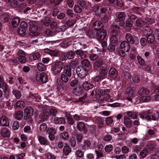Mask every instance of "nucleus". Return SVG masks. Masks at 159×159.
<instances>
[{"label": "nucleus", "instance_id": "obj_1", "mask_svg": "<svg viewBox=\"0 0 159 159\" xmlns=\"http://www.w3.org/2000/svg\"><path fill=\"white\" fill-rule=\"evenodd\" d=\"M139 116L142 119H145L148 121H151L157 120L159 114L157 112L152 113L151 110H148L140 114Z\"/></svg>", "mask_w": 159, "mask_h": 159}, {"label": "nucleus", "instance_id": "obj_2", "mask_svg": "<svg viewBox=\"0 0 159 159\" xmlns=\"http://www.w3.org/2000/svg\"><path fill=\"white\" fill-rule=\"evenodd\" d=\"M28 24L30 26L29 36L32 37L37 36L39 33L37 31L38 27L37 23L34 21H30Z\"/></svg>", "mask_w": 159, "mask_h": 159}, {"label": "nucleus", "instance_id": "obj_3", "mask_svg": "<svg viewBox=\"0 0 159 159\" xmlns=\"http://www.w3.org/2000/svg\"><path fill=\"white\" fill-rule=\"evenodd\" d=\"M33 109L30 107H26L24 109V118L28 122L31 123L33 120L31 117L33 113Z\"/></svg>", "mask_w": 159, "mask_h": 159}, {"label": "nucleus", "instance_id": "obj_4", "mask_svg": "<svg viewBox=\"0 0 159 159\" xmlns=\"http://www.w3.org/2000/svg\"><path fill=\"white\" fill-rule=\"evenodd\" d=\"M120 50L119 51L120 56L124 57H125V52H128L130 48V45L128 42L125 41H122L120 43Z\"/></svg>", "mask_w": 159, "mask_h": 159}, {"label": "nucleus", "instance_id": "obj_5", "mask_svg": "<svg viewBox=\"0 0 159 159\" xmlns=\"http://www.w3.org/2000/svg\"><path fill=\"white\" fill-rule=\"evenodd\" d=\"M116 18L115 21L118 22V24L120 26H123L125 24L124 20L125 19L126 15L124 12H118L116 13Z\"/></svg>", "mask_w": 159, "mask_h": 159}, {"label": "nucleus", "instance_id": "obj_6", "mask_svg": "<svg viewBox=\"0 0 159 159\" xmlns=\"http://www.w3.org/2000/svg\"><path fill=\"white\" fill-rule=\"evenodd\" d=\"M126 41L131 44L138 45L139 43V39L138 38L135 36L133 35L130 33L127 34L125 36Z\"/></svg>", "mask_w": 159, "mask_h": 159}, {"label": "nucleus", "instance_id": "obj_7", "mask_svg": "<svg viewBox=\"0 0 159 159\" xmlns=\"http://www.w3.org/2000/svg\"><path fill=\"white\" fill-rule=\"evenodd\" d=\"M76 72L78 77L83 78L87 75L88 71L85 67L79 66L76 69Z\"/></svg>", "mask_w": 159, "mask_h": 159}, {"label": "nucleus", "instance_id": "obj_8", "mask_svg": "<svg viewBox=\"0 0 159 159\" xmlns=\"http://www.w3.org/2000/svg\"><path fill=\"white\" fill-rule=\"evenodd\" d=\"M63 63L59 61L56 62L53 65L52 69L54 74L57 75L59 73L63 68Z\"/></svg>", "mask_w": 159, "mask_h": 159}, {"label": "nucleus", "instance_id": "obj_9", "mask_svg": "<svg viewBox=\"0 0 159 159\" xmlns=\"http://www.w3.org/2000/svg\"><path fill=\"white\" fill-rule=\"evenodd\" d=\"M49 113L47 111L44 110L39 114L37 123L40 124L47 120L49 118Z\"/></svg>", "mask_w": 159, "mask_h": 159}, {"label": "nucleus", "instance_id": "obj_10", "mask_svg": "<svg viewBox=\"0 0 159 159\" xmlns=\"http://www.w3.org/2000/svg\"><path fill=\"white\" fill-rule=\"evenodd\" d=\"M107 35V32L104 29H102L97 31V39L99 41L103 40L106 38Z\"/></svg>", "mask_w": 159, "mask_h": 159}, {"label": "nucleus", "instance_id": "obj_11", "mask_svg": "<svg viewBox=\"0 0 159 159\" xmlns=\"http://www.w3.org/2000/svg\"><path fill=\"white\" fill-rule=\"evenodd\" d=\"M36 80L38 81H41L43 83H46L48 80V77L46 73H38L36 77Z\"/></svg>", "mask_w": 159, "mask_h": 159}, {"label": "nucleus", "instance_id": "obj_12", "mask_svg": "<svg viewBox=\"0 0 159 159\" xmlns=\"http://www.w3.org/2000/svg\"><path fill=\"white\" fill-rule=\"evenodd\" d=\"M44 52L47 53L51 56L57 57L60 55V53L57 50H52L49 48H46L44 50Z\"/></svg>", "mask_w": 159, "mask_h": 159}, {"label": "nucleus", "instance_id": "obj_13", "mask_svg": "<svg viewBox=\"0 0 159 159\" xmlns=\"http://www.w3.org/2000/svg\"><path fill=\"white\" fill-rule=\"evenodd\" d=\"M118 75V73L116 69L114 67H111L109 71L108 75L113 80L116 79Z\"/></svg>", "mask_w": 159, "mask_h": 159}, {"label": "nucleus", "instance_id": "obj_14", "mask_svg": "<svg viewBox=\"0 0 159 159\" xmlns=\"http://www.w3.org/2000/svg\"><path fill=\"white\" fill-rule=\"evenodd\" d=\"M10 120L6 116H2L0 117V125L3 126H8L9 125Z\"/></svg>", "mask_w": 159, "mask_h": 159}, {"label": "nucleus", "instance_id": "obj_15", "mask_svg": "<svg viewBox=\"0 0 159 159\" xmlns=\"http://www.w3.org/2000/svg\"><path fill=\"white\" fill-rule=\"evenodd\" d=\"M104 64V62L103 60L101 58H100L94 62L93 63V68L95 70H97L100 66L101 67V66Z\"/></svg>", "mask_w": 159, "mask_h": 159}, {"label": "nucleus", "instance_id": "obj_16", "mask_svg": "<svg viewBox=\"0 0 159 159\" xmlns=\"http://www.w3.org/2000/svg\"><path fill=\"white\" fill-rule=\"evenodd\" d=\"M77 128L79 131L83 132L84 133H85L87 132L85 124L83 122H79L77 125Z\"/></svg>", "mask_w": 159, "mask_h": 159}, {"label": "nucleus", "instance_id": "obj_17", "mask_svg": "<svg viewBox=\"0 0 159 159\" xmlns=\"http://www.w3.org/2000/svg\"><path fill=\"white\" fill-rule=\"evenodd\" d=\"M124 123L126 127L128 128H130L132 125V121L130 118L126 115L124 118Z\"/></svg>", "mask_w": 159, "mask_h": 159}, {"label": "nucleus", "instance_id": "obj_18", "mask_svg": "<svg viewBox=\"0 0 159 159\" xmlns=\"http://www.w3.org/2000/svg\"><path fill=\"white\" fill-rule=\"evenodd\" d=\"M83 91V88L80 86H78L73 89L72 93L74 95L79 96L82 93Z\"/></svg>", "mask_w": 159, "mask_h": 159}, {"label": "nucleus", "instance_id": "obj_19", "mask_svg": "<svg viewBox=\"0 0 159 159\" xmlns=\"http://www.w3.org/2000/svg\"><path fill=\"white\" fill-rule=\"evenodd\" d=\"M0 133L1 135L4 138H8L10 136V132L7 128H2Z\"/></svg>", "mask_w": 159, "mask_h": 159}, {"label": "nucleus", "instance_id": "obj_20", "mask_svg": "<svg viewBox=\"0 0 159 159\" xmlns=\"http://www.w3.org/2000/svg\"><path fill=\"white\" fill-rule=\"evenodd\" d=\"M150 91L149 89L144 88H142L140 89L138 92V94L141 96L148 95Z\"/></svg>", "mask_w": 159, "mask_h": 159}, {"label": "nucleus", "instance_id": "obj_21", "mask_svg": "<svg viewBox=\"0 0 159 159\" xmlns=\"http://www.w3.org/2000/svg\"><path fill=\"white\" fill-rule=\"evenodd\" d=\"M93 27L95 30L98 31L102 29L103 25L101 22L96 21L93 23Z\"/></svg>", "mask_w": 159, "mask_h": 159}, {"label": "nucleus", "instance_id": "obj_22", "mask_svg": "<svg viewBox=\"0 0 159 159\" xmlns=\"http://www.w3.org/2000/svg\"><path fill=\"white\" fill-rule=\"evenodd\" d=\"M107 72L108 70L106 67L101 66L99 70V75H100L105 78L107 75Z\"/></svg>", "mask_w": 159, "mask_h": 159}, {"label": "nucleus", "instance_id": "obj_23", "mask_svg": "<svg viewBox=\"0 0 159 159\" xmlns=\"http://www.w3.org/2000/svg\"><path fill=\"white\" fill-rule=\"evenodd\" d=\"M127 116L133 119H136L138 117V113L133 111H128L126 113Z\"/></svg>", "mask_w": 159, "mask_h": 159}, {"label": "nucleus", "instance_id": "obj_24", "mask_svg": "<svg viewBox=\"0 0 159 159\" xmlns=\"http://www.w3.org/2000/svg\"><path fill=\"white\" fill-rule=\"evenodd\" d=\"M146 38L148 41V43L151 44L154 42L155 38L153 34H151V32L149 33L148 34H147V35L146 36Z\"/></svg>", "mask_w": 159, "mask_h": 159}, {"label": "nucleus", "instance_id": "obj_25", "mask_svg": "<svg viewBox=\"0 0 159 159\" xmlns=\"http://www.w3.org/2000/svg\"><path fill=\"white\" fill-rule=\"evenodd\" d=\"M76 54L78 55V57H80L82 59H84L86 57L85 52L80 49H78L75 51Z\"/></svg>", "mask_w": 159, "mask_h": 159}, {"label": "nucleus", "instance_id": "obj_26", "mask_svg": "<svg viewBox=\"0 0 159 159\" xmlns=\"http://www.w3.org/2000/svg\"><path fill=\"white\" fill-rule=\"evenodd\" d=\"M63 73L67 75L68 76L71 77L72 74L71 68L69 66H66L63 67Z\"/></svg>", "mask_w": 159, "mask_h": 159}, {"label": "nucleus", "instance_id": "obj_27", "mask_svg": "<svg viewBox=\"0 0 159 159\" xmlns=\"http://www.w3.org/2000/svg\"><path fill=\"white\" fill-rule=\"evenodd\" d=\"M128 87L129 89L128 94L129 95H133L134 91L136 89V85L133 83H129L128 84Z\"/></svg>", "mask_w": 159, "mask_h": 159}, {"label": "nucleus", "instance_id": "obj_28", "mask_svg": "<svg viewBox=\"0 0 159 159\" xmlns=\"http://www.w3.org/2000/svg\"><path fill=\"white\" fill-rule=\"evenodd\" d=\"M18 58L17 57H13L11 59L7 60L10 65L11 66H16L19 64Z\"/></svg>", "mask_w": 159, "mask_h": 159}, {"label": "nucleus", "instance_id": "obj_29", "mask_svg": "<svg viewBox=\"0 0 159 159\" xmlns=\"http://www.w3.org/2000/svg\"><path fill=\"white\" fill-rule=\"evenodd\" d=\"M7 85L3 80L2 77L0 75V88L5 91L7 89Z\"/></svg>", "mask_w": 159, "mask_h": 159}, {"label": "nucleus", "instance_id": "obj_30", "mask_svg": "<svg viewBox=\"0 0 159 159\" xmlns=\"http://www.w3.org/2000/svg\"><path fill=\"white\" fill-rule=\"evenodd\" d=\"M51 21L48 17H46L43 18L41 21V24L46 26H48L50 24Z\"/></svg>", "mask_w": 159, "mask_h": 159}, {"label": "nucleus", "instance_id": "obj_31", "mask_svg": "<svg viewBox=\"0 0 159 159\" xmlns=\"http://www.w3.org/2000/svg\"><path fill=\"white\" fill-rule=\"evenodd\" d=\"M112 30L111 31L110 34L112 35H116L119 33V27L118 26L115 25L113 26Z\"/></svg>", "mask_w": 159, "mask_h": 159}, {"label": "nucleus", "instance_id": "obj_32", "mask_svg": "<svg viewBox=\"0 0 159 159\" xmlns=\"http://www.w3.org/2000/svg\"><path fill=\"white\" fill-rule=\"evenodd\" d=\"M20 22V18L18 17H16L13 19L11 23L12 26L14 28H16Z\"/></svg>", "mask_w": 159, "mask_h": 159}, {"label": "nucleus", "instance_id": "obj_33", "mask_svg": "<svg viewBox=\"0 0 159 159\" xmlns=\"http://www.w3.org/2000/svg\"><path fill=\"white\" fill-rule=\"evenodd\" d=\"M38 140L41 144L47 145L48 144V142L44 137L39 136L38 137Z\"/></svg>", "mask_w": 159, "mask_h": 159}, {"label": "nucleus", "instance_id": "obj_34", "mask_svg": "<svg viewBox=\"0 0 159 159\" xmlns=\"http://www.w3.org/2000/svg\"><path fill=\"white\" fill-rule=\"evenodd\" d=\"M81 63L82 65V66L84 67L89 68L91 66L90 62L87 59H84L82 60L81 61Z\"/></svg>", "mask_w": 159, "mask_h": 159}, {"label": "nucleus", "instance_id": "obj_35", "mask_svg": "<svg viewBox=\"0 0 159 159\" xmlns=\"http://www.w3.org/2000/svg\"><path fill=\"white\" fill-rule=\"evenodd\" d=\"M54 121L56 124H64L65 123V119L61 117H56L54 118Z\"/></svg>", "mask_w": 159, "mask_h": 159}, {"label": "nucleus", "instance_id": "obj_36", "mask_svg": "<svg viewBox=\"0 0 159 159\" xmlns=\"http://www.w3.org/2000/svg\"><path fill=\"white\" fill-rule=\"evenodd\" d=\"M148 154V152L146 148H144L140 152L139 154L141 158H144L146 157Z\"/></svg>", "mask_w": 159, "mask_h": 159}, {"label": "nucleus", "instance_id": "obj_37", "mask_svg": "<svg viewBox=\"0 0 159 159\" xmlns=\"http://www.w3.org/2000/svg\"><path fill=\"white\" fill-rule=\"evenodd\" d=\"M83 87L85 90H87L93 88V85L92 84H90L87 82H85L83 84Z\"/></svg>", "mask_w": 159, "mask_h": 159}, {"label": "nucleus", "instance_id": "obj_38", "mask_svg": "<svg viewBox=\"0 0 159 159\" xmlns=\"http://www.w3.org/2000/svg\"><path fill=\"white\" fill-rule=\"evenodd\" d=\"M155 144L152 141H149L147 144L146 147L150 151L153 150L155 147Z\"/></svg>", "mask_w": 159, "mask_h": 159}, {"label": "nucleus", "instance_id": "obj_39", "mask_svg": "<svg viewBox=\"0 0 159 159\" xmlns=\"http://www.w3.org/2000/svg\"><path fill=\"white\" fill-rule=\"evenodd\" d=\"M70 77V76H68L65 74H62L61 76V79L62 81L61 83H67L69 80V78Z\"/></svg>", "mask_w": 159, "mask_h": 159}, {"label": "nucleus", "instance_id": "obj_40", "mask_svg": "<svg viewBox=\"0 0 159 159\" xmlns=\"http://www.w3.org/2000/svg\"><path fill=\"white\" fill-rule=\"evenodd\" d=\"M29 96L31 98L36 99L37 102L40 100V97H39L38 93H34L33 92H30L29 93Z\"/></svg>", "mask_w": 159, "mask_h": 159}, {"label": "nucleus", "instance_id": "obj_41", "mask_svg": "<svg viewBox=\"0 0 159 159\" xmlns=\"http://www.w3.org/2000/svg\"><path fill=\"white\" fill-rule=\"evenodd\" d=\"M40 57V54L38 52H35L31 54L30 55V58L31 59H33L35 60L38 59Z\"/></svg>", "mask_w": 159, "mask_h": 159}, {"label": "nucleus", "instance_id": "obj_42", "mask_svg": "<svg viewBox=\"0 0 159 159\" xmlns=\"http://www.w3.org/2000/svg\"><path fill=\"white\" fill-rule=\"evenodd\" d=\"M118 36L116 35H112L110 39V43L115 45H117L118 44Z\"/></svg>", "mask_w": 159, "mask_h": 159}, {"label": "nucleus", "instance_id": "obj_43", "mask_svg": "<svg viewBox=\"0 0 159 159\" xmlns=\"http://www.w3.org/2000/svg\"><path fill=\"white\" fill-rule=\"evenodd\" d=\"M75 52L71 51L67 52L66 53V56L68 59H72L74 57Z\"/></svg>", "mask_w": 159, "mask_h": 159}, {"label": "nucleus", "instance_id": "obj_44", "mask_svg": "<svg viewBox=\"0 0 159 159\" xmlns=\"http://www.w3.org/2000/svg\"><path fill=\"white\" fill-rule=\"evenodd\" d=\"M12 93L17 99H19L21 96V93L19 90L14 89L13 90Z\"/></svg>", "mask_w": 159, "mask_h": 159}, {"label": "nucleus", "instance_id": "obj_45", "mask_svg": "<svg viewBox=\"0 0 159 159\" xmlns=\"http://www.w3.org/2000/svg\"><path fill=\"white\" fill-rule=\"evenodd\" d=\"M97 31L94 30H89L87 33L88 36L91 38H94L96 37Z\"/></svg>", "mask_w": 159, "mask_h": 159}, {"label": "nucleus", "instance_id": "obj_46", "mask_svg": "<svg viewBox=\"0 0 159 159\" xmlns=\"http://www.w3.org/2000/svg\"><path fill=\"white\" fill-rule=\"evenodd\" d=\"M17 32L18 34L21 36H24L26 34V30L21 28H19L17 29Z\"/></svg>", "mask_w": 159, "mask_h": 159}, {"label": "nucleus", "instance_id": "obj_47", "mask_svg": "<svg viewBox=\"0 0 159 159\" xmlns=\"http://www.w3.org/2000/svg\"><path fill=\"white\" fill-rule=\"evenodd\" d=\"M63 152L65 155L69 154L71 151V149L69 146H64L63 148Z\"/></svg>", "mask_w": 159, "mask_h": 159}, {"label": "nucleus", "instance_id": "obj_48", "mask_svg": "<svg viewBox=\"0 0 159 159\" xmlns=\"http://www.w3.org/2000/svg\"><path fill=\"white\" fill-rule=\"evenodd\" d=\"M25 106V103L22 101H18L15 104V106L17 107L24 108Z\"/></svg>", "mask_w": 159, "mask_h": 159}, {"label": "nucleus", "instance_id": "obj_49", "mask_svg": "<svg viewBox=\"0 0 159 159\" xmlns=\"http://www.w3.org/2000/svg\"><path fill=\"white\" fill-rule=\"evenodd\" d=\"M16 119L18 120H21L23 117V112L22 111H18L15 115Z\"/></svg>", "mask_w": 159, "mask_h": 159}, {"label": "nucleus", "instance_id": "obj_50", "mask_svg": "<svg viewBox=\"0 0 159 159\" xmlns=\"http://www.w3.org/2000/svg\"><path fill=\"white\" fill-rule=\"evenodd\" d=\"M61 137L64 140H67L69 139V136L68 132L65 131L61 134Z\"/></svg>", "mask_w": 159, "mask_h": 159}, {"label": "nucleus", "instance_id": "obj_51", "mask_svg": "<svg viewBox=\"0 0 159 159\" xmlns=\"http://www.w3.org/2000/svg\"><path fill=\"white\" fill-rule=\"evenodd\" d=\"M75 22L76 21L75 20L69 19L66 21L65 25L69 27L72 26Z\"/></svg>", "mask_w": 159, "mask_h": 159}, {"label": "nucleus", "instance_id": "obj_52", "mask_svg": "<svg viewBox=\"0 0 159 159\" xmlns=\"http://www.w3.org/2000/svg\"><path fill=\"white\" fill-rule=\"evenodd\" d=\"M95 122L98 124L102 125L103 123V120L101 117H96L94 119Z\"/></svg>", "mask_w": 159, "mask_h": 159}, {"label": "nucleus", "instance_id": "obj_53", "mask_svg": "<svg viewBox=\"0 0 159 159\" xmlns=\"http://www.w3.org/2000/svg\"><path fill=\"white\" fill-rule=\"evenodd\" d=\"M77 3L83 9L86 7V2L83 0H78Z\"/></svg>", "mask_w": 159, "mask_h": 159}, {"label": "nucleus", "instance_id": "obj_54", "mask_svg": "<svg viewBox=\"0 0 159 159\" xmlns=\"http://www.w3.org/2000/svg\"><path fill=\"white\" fill-rule=\"evenodd\" d=\"M82 9L83 8L78 5H75L74 7L75 11L77 13L81 12L83 11Z\"/></svg>", "mask_w": 159, "mask_h": 159}, {"label": "nucleus", "instance_id": "obj_55", "mask_svg": "<svg viewBox=\"0 0 159 159\" xmlns=\"http://www.w3.org/2000/svg\"><path fill=\"white\" fill-rule=\"evenodd\" d=\"M110 96H108L107 95H102L99 97V99L100 101H107L110 98Z\"/></svg>", "mask_w": 159, "mask_h": 159}, {"label": "nucleus", "instance_id": "obj_56", "mask_svg": "<svg viewBox=\"0 0 159 159\" xmlns=\"http://www.w3.org/2000/svg\"><path fill=\"white\" fill-rule=\"evenodd\" d=\"M2 19L4 20L5 23L8 22L10 19V16L6 13L3 14L2 16Z\"/></svg>", "mask_w": 159, "mask_h": 159}, {"label": "nucleus", "instance_id": "obj_57", "mask_svg": "<svg viewBox=\"0 0 159 159\" xmlns=\"http://www.w3.org/2000/svg\"><path fill=\"white\" fill-rule=\"evenodd\" d=\"M133 22L130 19L128 18L126 21V26L129 28L131 27L132 26Z\"/></svg>", "mask_w": 159, "mask_h": 159}, {"label": "nucleus", "instance_id": "obj_58", "mask_svg": "<svg viewBox=\"0 0 159 159\" xmlns=\"http://www.w3.org/2000/svg\"><path fill=\"white\" fill-rule=\"evenodd\" d=\"M45 1L46 0H35V4L39 7H41L44 4Z\"/></svg>", "mask_w": 159, "mask_h": 159}, {"label": "nucleus", "instance_id": "obj_59", "mask_svg": "<svg viewBox=\"0 0 159 159\" xmlns=\"http://www.w3.org/2000/svg\"><path fill=\"white\" fill-rule=\"evenodd\" d=\"M38 70L40 71L44 70L46 68V66L42 63H39L37 66Z\"/></svg>", "mask_w": 159, "mask_h": 159}, {"label": "nucleus", "instance_id": "obj_60", "mask_svg": "<svg viewBox=\"0 0 159 159\" xmlns=\"http://www.w3.org/2000/svg\"><path fill=\"white\" fill-rule=\"evenodd\" d=\"M151 98V97L149 96H143L141 97L140 98V100L142 102H147L150 100Z\"/></svg>", "mask_w": 159, "mask_h": 159}, {"label": "nucleus", "instance_id": "obj_61", "mask_svg": "<svg viewBox=\"0 0 159 159\" xmlns=\"http://www.w3.org/2000/svg\"><path fill=\"white\" fill-rule=\"evenodd\" d=\"M140 42L141 45L143 47H145L146 45V44L148 43L147 39L145 38H142L140 40Z\"/></svg>", "mask_w": 159, "mask_h": 159}, {"label": "nucleus", "instance_id": "obj_62", "mask_svg": "<svg viewBox=\"0 0 159 159\" xmlns=\"http://www.w3.org/2000/svg\"><path fill=\"white\" fill-rule=\"evenodd\" d=\"M44 34L47 36H52L54 35V33L50 29H46L44 31Z\"/></svg>", "mask_w": 159, "mask_h": 159}, {"label": "nucleus", "instance_id": "obj_63", "mask_svg": "<svg viewBox=\"0 0 159 159\" xmlns=\"http://www.w3.org/2000/svg\"><path fill=\"white\" fill-rule=\"evenodd\" d=\"M137 59L140 65L142 66H143L144 65L145 63V61L140 56H137Z\"/></svg>", "mask_w": 159, "mask_h": 159}, {"label": "nucleus", "instance_id": "obj_64", "mask_svg": "<svg viewBox=\"0 0 159 159\" xmlns=\"http://www.w3.org/2000/svg\"><path fill=\"white\" fill-rule=\"evenodd\" d=\"M83 136L82 134H77L76 139L78 143H81L83 139Z\"/></svg>", "mask_w": 159, "mask_h": 159}]
</instances>
